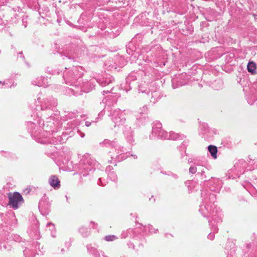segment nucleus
<instances>
[{"mask_svg":"<svg viewBox=\"0 0 257 257\" xmlns=\"http://www.w3.org/2000/svg\"><path fill=\"white\" fill-rule=\"evenodd\" d=\"M63 73V78L66 84L74 87V89L70 88L74 95H81L82 92H88L94 88L90 82L84 83L82 81L81 77L83 74V69L80 66H73L69 68H65Z\"/></svg>","mask_w":257,"mask_h":257,"instance_id":"obj_1","label":"nucleus"},{"mask_svg":"<svg viewBox=\"0 0 257 257\" xmlns=\"http://www.w3.org/2000/svg\"><path fill=\"white\" fill-rule=\"evenodd\" d=\"M37 100L40 103L41 110L42 113L41 116L44 118H46L48 120L46 123H44L43 119H40L38 121L39 125L44 129V131L48 134L50 132H55L54 128V121L52 118L53 114V108L57 104V100L52 97L43 99L41 100L40 97L37 98Z\"/></svg>","mask_w":257,"mask_h":257,"instance_id":"obj_2","label":"nucleus"},{"mask_svg":"<svg viewBox=\"0 0 257 257\" xmlns=\"http://www.w3.org/2000/svg\"><path fill=\"white\" fill-rule=\"evenodd\" d=\"M147 113L148 107L147 105L140 107L139 110V115L136 117L128 118L126 124L123 125V134L127 142L130 144H133L134 142L133 130L139 127L142 124L143 120L146 118Z\"/></svg>","mask_w":257,"mask_h":257,"instance_id":"obj_3","label":"nucleus"},{"mask_svg":"<svg viewBox=\"0 0 257 257\" xmlns=\"http://www.w3.org/2000/svg\"><path fill=\"white\" fill-rule=\"evenodd\" d=\"M201 197L202 198V203L200 205L199 210L201 214L205 217H211L210 220H212L213 214H215L216 210H219L222 213L221 210L219 208H217L216 206L213 207L215 200L216 195L214 193H210L208 191H203L201 192Z\"/></svg>","mask_w":257,"mask_h":257,"instance_id":"obj_4","label":"nucleus"},{"mask_svg":"<svg viewBox=\"0 0 257 257\" xmlns=\"http://www.w3.org/2000/svg\"><path fill=\"white\" fill-rule=\"evenodd\" d=\"M108 155L110 156L111 160H108V162L112 163V161L116 165L117 162H120L126 159L130 155L133 156L135 159H137V155H130L128 153H125V150L123 149V147L116 144L114 147L111 148L109 151Z\"/></svg>","mask_w":257,"mask_h":257,"instance_id":"obj_5","label":"nucleus"},{"mask_svg":"<svg viewBox=\"0 0 257 257\" xmlns=\"http://www.w3.org/2000/svg\"><path fill=\"white\" fill-rule=\"evenodd\" d=\"M97 164L98 163L89 156H85L79 162L78 171L83 176H86L89 172H93L95 169Z\"/></svg>","mask_w":257,"mask_h":257,"instance_id":"obj_6","label":"nucleus"},{"mask_svg":"<svg viewBox=\"0 0 257 257\" xmlns=\"http://www.w3.org/2000/svg\"><path fill=\"white\" fill-rule=\"evenodd\" d=\"M222 213L219 210H216L215 214H213L212 220H209L208 222L212 232L208 234V239L210 240L214 239L215 233L218 231V224L222 221Z\"/></svg>","mask_w":257,"mask_h":257,"instance_id":"obj_7","label":"nucleus"},{"mask_svg":"<svg viewBox=\"0 0 257 257\" xmlns=\"http://www.w3.org/2000/svg\"><path fill=\"white\" fill-rule=\"evenodd\" d=\"M190 76L186 73L174 75L172 79V86L176 88L189 83Z\"/></svg>","mask_w":257,"mask_h":257,"instance_id":"obj_8","label":"nucleus"},{"mask_svg":"<svg viewBox=\"0 0 257 257\" xmlns=\"http://www.w3.org/2000/svg\"><path fill=\"white\" fill-rule=\"evenodd\" d=\"M125 113L124 111L120 109H115L111 113V120L114 123V127L123 125L125 122Z\"/></svg>","mask_w":257,"mask_h":257,"instance_id":"obj_9","label":"nucleus"},{"mask_svg":"<svg viewBox=\"0 0 257 257\" xmlns=\"http://www.w3.org/2000/svg\"><path fill=\"white\" fill-rule=\"evenodd\" d=\"M9 205L15 209L19 207V204L23 202L22 196L19 192H15L13 194H8Z\"/></svg>","mask_w":257,"mask_h":257,"instance_id":"obj_10","label":"nucleus"},{"mask_svg":"<svg viewBox=\"0 0 257 257\" xmlns=\"http://www.w3.org/2000/svg\"><path fill=\"white\" fill-rule=\"evenodd\" d=\"M51 203L46 199H41L39 203V209L43 215L48 214L50 211Z\"/></svg>","mask_w":257,"mask_h":257,"instance_id":"obj_11","label":"nucleus"},{"mask_svg":"<svg viewBox=\"0 0 257 257\" xmlns=\"http://www.w3.org/2000/svg\"><path fill=\"white\" fill-rule=\"evenodd\" d=\"M211 191L217 192L221 188V182L217 178H211L206 184Z\"/></svg>","mask_w":257,"mask_h":257,"instance_id":"obj_12","label":"nucleus"},{"mask_svg":"<svg viewBox=\"0 0 257 257\" xmlns=\"http://www.w3.org/2000/svg\"><path fill=\"white\" fill-rule=\"evenodd\" d=\"M247 163L243 159L238 160L234 165V170L237 172L239 175L242 174L247 169Z\"/></svg>","mask_w":257,"mask_h":257,"instance_id":"obj_13","label":"nucleus"},{"mask_svg":"<svg viewBox=\"0 0 257 257\" xmlns=\"http://www.w3.org/2000/svg\"><path fill=\"white\" fill-rule=\"evenodd\" d=\"M162 123L159 121L154 122L153 124L152 135H150V139H153L155 137L158 138L159 134L162 130Z\"/></svg>","mask_w":257,"mask_h":257,"instance_id":"obj_14","label":"nucleus"},{"mask_svg":"<svg viewBox=\"0 0 257 257\" xmlns=\"http://www.w3.org/2000/svg\"><path fill=\"white\" fill-rule=\"evenodd\" d=\"M49 183L55 189H59L60 187V181L56 175L51 176L49 179Z\"/></svg>","mask_w":257,"mask_h":257,"instance_id":"obj_15","label":"nucleus"},{"mask_svg":"<svg viewBox=\"0 0 257 257\" xmlns=\"http://www.w3.org/2000/svg\"><path fill=\"white\" fill-rule=\"evenodd\" d=\"M32 83L39 87H46L47 86V79L44 77H40L34 79Z\"/></svg>","mask_w":257,"mask_h":257,"instance_id":"obj_16","label":"nucleus"},{"mask_svg":"<svg viewBox=\"0 0 257 257\" xmlns=\"http://www.w3.org/2000/svg\"><path fill=\"white\" fill-rule=\"evenodd\" d=\"M37 142L41 143V144H47V143H53V144H57L58 142L57 141H54L53 139L51 140V138L49 137H43L41 136H38L36 139Z\"/></svg>","mask_w":257,"mask_h":257,"instance_id":"obj_17","label":"nucleus"},{"mask_svg":"<svg viewBox=\"0 0 257 257\" xmlns=\"http://www.w3.org/2000/svg\"><path fill=\"white\" fill-rule=\"evenodd\" d=\"M200 133L203 136V137L207 138L208 137L207 133L210 131L209 130L208 124L206 123H202L200 126Z\"/></svg>","mask_w":257,"mask_h":257,"instance_id":"obj_18","label":"nucleus"},{"mask_svg":"<svg viewBox=\"0 0 257 257\" xmlns=\"http://www.w3.org/2000/svg\"><path fill=\"white\" fill-rule=\"evenodd\" d=\"M88 252L94 255V257H100V253L97 251V249L93 247L91 244H88L86 246Z\"/></svg>","mask_w":257,"mask_h":257,"instance_id":"obj_19","label":"nucleus"},{"mask_svg":"<svg viewBox=\"0 0 257 257\" xmlns=\"http://www.w3.org/2000/svg\"><path fill=\"white\" fill-rule=\"evenodd\" d=\"M169 134L170 136L167 140H182L185 138V136L184 135L176 134L173 132H169Z\"/></svg>","mask_w":257,"mask_h":257,"instance_id":"obj_20","label":"nucleus"},{"mask_svg":"<svg viewBox=\"0 0 257 257\" xmlns=\"http://www.w3.org/2000/svg\"><path fill=\"white\" fill-rule=\"evenodd\" d=\"M247 70L252 74L256 73V64L253 62H249L247 66Z\"/></svg>","mask_w":257,"mask_h":257,"instance_id":"obj_21","label":"nucleus"},{"mask_svg":"<svg viewBox=\"0 0 257 257\" xmlns=\"http://www.w3.org/2000/svg\"><path fill=\"white\" fill-rule=\"evenodd\" d=\"M116 144L117 143L114 140L111 141L107 139L104 140L103 142L100 143V145L102 146L110 147L111 148L114 147Z\"/></svg>","mask_w":257,"mask_h":257,"instance_id":"obj_22","label":"nucleus"},{"mask_svg":"<svg viewBox=\"0 0 257 257\" xmlns=\"http://www.w3.org/2000/svg\"><path fill=\"white\" fill-rule=\"evenodd\" d=\"M112 81H113V79L110 77L108 78H103L102 79L97 80L98 83L102 86H105L106 85H108L109 84L112 83Z\"/></svg>","mask_w":257,"mask_h":257,"instance_id":"obj_23","label":"nucleus"},{"mask_svg":"<svg viewBox=\"0 0 257 257\" xmlns=\"http://www.w3.org/2000/svg\"><path fill=\"white\" fill-rule=\"evenodd\" d=\"M208 151L210 152L211 156L216 159L217 158V148L216 146L213 145H209L208 147Z\"/></svg>","mask_w":257,"mask_h":257,"instance_id":"obj_24","label":"nucleus"},{"mask_svg":"<svg viewBox=\"0 0 257 257\" xmlns=\"http://www.w3.org/2000/svg\"><path fill=\"white\" fill-rule=\"evenodd\" d=\"M134 233V230L131 228H129L127 229L126 230L123 231L121 234H120V237L121 238H125L127 237H131L133 236V234H132Z\"/></svg>","mask_w":257,"mask_h":257,"instance_id":"obj_25","label":"nucleus"},{"mask_svg":"<svg viewBox=\"0 0 257 257\" xmlns=\"http://www.w3.org/2000/svg\"><path fill=\"white\" fill-rule=\"evenodd\" d=\"M212 87L214 89L219 90L223 87V82L220 79H217L212 83Z\"/></svg>","mask_w":257,"mask_h":257,"instance_id":"obj_26","label":"nucleus"},{"mask_svg":"<svg viewBox=\"0 0 257 257\" xmlns=\"http://www.w3.org/2000/svg\"><path fill=\"white\" fill-rule=\"evenodd\" d=\"M24 254L25 257H34L35 255V253L34 249H31L30 248H26L24 250Z\"/></svg>","mask_w":257,"mask_h":257,"instance_id":"obj_27","label":"nucleus"},{"mask_svg":"<svg viewBox=\"0 0 257 257\" xmlns=\"http://www.w3.org/2000/svg\"><path fill=\"white\" fill-rule=\"evenodd\" d=\"M79 232L83 237H87L89 234V230L88 228L82 226L79 229Z\"/></svg>","mask_w":257,"mask_h":257,"instance_id":"obj_28","label":"nucleus"},{"mask_svg":"<svg viewBox=\"0 0 257 257\" xmlns=\"http://www.w3.org/2000/svg\"><path fill=\"white\" fill-rule=\"evenodd\" d=\"M170 135L167 132L164 131L163 129L159 134L158 139H161L164 140H167L170 138Z\"/></svg>","mask_w":257,"mask_h":257,"instance_id":"obj_29","label":"nucleus"},{"mask_svg":"<svg viewBox=\"0 0 257 257\" xmlns=\"http://www.w3.org/2000/svg\"><path fill=\"white\" fill-rule=\"evenodd\" d=\"M138 91L139 92H142L143 93H145L148 94L149 92V89L146 87V85L145 84H142L139 85Z\"/></svg>","mask_w":257,"mask_h":257,"instance_id":"obj_30","label":"nucleus"},{"mask_svg":"<svg viewBox=\"0 0 257 257\" xmlns=\"http://www.w3.org/2000/svg\"><path fill=\"white\" fill-rule=\"evenodd\" d=\"M104 239L106 241H112L115 239H118V237L114 235H106Z\"/></svg>","mask_w":257,"mask_h":257,"instance_id":"obj_31","label":"nucleus"},{"mask_svg":"<svg viewBox=\"0 0 257 257\" xmlns=\"http://www.w3.org/2000/svg\"><path fill=\"white\" fill-rule=\"evenodd\" d=\"M108 177L112 181H115L117 179V177L116 174L113 172H111L108 173Z\"/></svg>","mask_w":257,"mask_h":257,"instance_id":"obj_32","label":"nucleus"},{"mask_svg":"<svg viewBox=\"0 0 257 257\" xmlns=\"http://www.w3.org/2000/svg\"><path fill=\"white\" fill-rule=\"evenodd\" d=\"M112 95H109L108 97H107V98L106 99V100L105 102H104V103H106V105H110V103H109V101H108V99H112V104H113V103H115L116 102V99L115 98H112Z\"/></svg>","mask_w":257,"mask_h":257,"instance_id":"obj_33","label":"nucleus"},{"mask_svg":"<svg viewBox=\"0 0 257 257\" xmlns=\"http://www.w3.org/2000/svg\"><path fill=\"white\" fill-rule=\"evenodd\" d=\"M136 77L135 76L133 75V74H131L128 75V76L126 78V84H130V81L132 80H136Z\"/></svg>","mask_w":257,"mask_h":257,"instance_id":"obj_34","label":"nucleus"},{"mask_svg":"<svg viewBox=\"0 0 257 257\" xmlns=\"http://www.w3.org/2000/svg\"><path fill=\"white\" fill-rule=\"evenodd\" d=\"M46 71L48 72L49 73H50L51 74H53V75L59 73V71L58 70H57H57L56 69L53 70L50 67H48L46 69Z\"/></svg>","mask_w":257,"mask_h":257,"instance_id":"obj_35","label":"nucleus"},{"mask_svg":"<svg viewBox=\"0 0 257 257\" xmlns=\"http://www.w3.org/2000/svg\"><path fill=\"white\" fill-rule=\"evenodd\" d=\"M159 94V93L158 92H154L152 93V98L151 101H152L153 103H155L156 101L157 100L158 98H155V97L157 96Z\"/></svg>","mask_w":257,"mask_h":257,"instance_id":"obj_36","label":"nucleus"},{"mask_svg":"<svg viewBox=\"0 0 257 257\" xmlns=\"http://www.w3.org/2000/svg\"><path fill=\"white\" fill-rule=\"evenodd\" d=\"M28 126L29 130H30V131H32L33 130L35 129V124L31 121H29L28 122Z\"/></svg>","mask_w":257,"mask_h":257,"instance_id":"obj_37","label":"nucleus"},{"mask_svg":"<svg viewBox=\"0 0 257 257\" xmlns=\"http://www.w3.org/2000/svg\"><path fill=\"white\" fill-rule=\"evenodd\" d=\"M189 170L190 173L195 174L197 172V168L195 166H191Z\"/></svg>","mask_w":257,"mask_h":257,"instance_id":"obj_38","label":"nucleus"},{"mask_svg":"<svg viewBox=\"0 0 257 257\" xmlns=\"http://www.w3.org/2000/svg\"><path fill=\"white\" fill-rule=\"evenodd\" d=\"M77 124V122H75V123H74L72 121L69 122L68 123H67V125H69V126H68L70 128H74L76 126Z\"/></svg>","mask_w":257,"mask_h":257,"instance_id":"obj_39","label":"nucleus"},{"mask_svg":"<svg viewBox=\"0 0 257 257\" xmlns=\"http://www.w3.org/2000/svg\"><path fill=\"white\" fill-rule=\"evenodd\" d=\"M205 171L204 169L201 170V172H198V175H200L201 179H204L206 178V176L204 174Z\"/></svg>","mask_w":257,"mask_h":257,"instance_id":"obj_40","label":"nucleus"},{"mask_svg":"<svg viewBox=\"0 0 257 257\" xmlns=\"http://www.w3.org/2000/svg\"><path fill=\"white\" fill-rule=\"evenodd\" d=\"M47 226L49 227V229L50 230H53L55 229L54 225L52 223H48L47 225Z\"/></svg>","mask_w":257,"mask_h":257,"instance_id":"obj_41","label":"nucleus"},{"mask_svg":"<svg viewBox=\"0 0 257 257\" xmlns=\"http://www.w3.org/2000/svg\"><path fill=\"white\" fill-rule=\"evenodd\" d=\"M98 184L99 185H101L102 186H104L105 185V183H103V181H102V179L101 178H99V179H98Z\"/></svg>","mask_w":257,"mask_h":257,"instance_id":"obj_42","label":"nucleus"},{"mask_svg":"<svg viewBox=\"0 0 257 257\" xmlns=\"http://www.w3.org/2000/svg\"><path fill=\"white\" fill-rule=\"evenodd\" d=\"M149 230L151 232L153 233H156V231L155 230V229H153V226L151 225H149Z\"/></svg>","mask_w":257,"mask_h":257,"instance_id":"obj_43","label":"nucleus"},{"mask_svg":"<svg viewBox=\"0 0 257 257\" xmlns=\"http://www.w3.org/2000/svg\"><path fill=\"white\" fill-rule=\"evenodd\" d=\"M62 57V59H65V58H66L68 60H70V61H71V60H73V58H71L69 56H65L64 57H63V55H61Z\"/></svg>","mask_w":257,"mask_h":257,"instance_id":"obj_44","label":"nucleus"},{"mask_svg":"<svg viewBox=\"0 0 257 257\" xmlns=\"http://www.w3.org/2000/svg\"><path fill=\"white\" fill-rule=\"evenodd\" d=\"M75 113H72V112H71V113H68V117L69 118H70V119H71V118H72L73 117H75Z\"/></svg>","mask_w":257,"mask_h":257,"instance_id":"obj_45","label":"nucleus"},{"mask_svg":"<svg viewBox=\"0 0 257 257\" xmlns=\"http://www.w3.org/2000/svg\"><path fill=\"white\" fill-rule=\"evenodd\" d=\"M91 122L90 121H87L85 122V125L87 127L91 125Z\"/></svg>","mask_w":257,"mask_h":257,"instance_id":"obj_46","label":"nucleus"},{"mask_svg":"<svg viewBox=\"0 0 257 257\" xmlns=\"http://www.w3.org/2000/svg\"><path fill=\"white\" fill-rule=\"evenodd\" d=\"M18 55H20L21 57H22L23 59H24V56L23 55V53L21 52H20L18 53Z\"/></svg>","mask_w":257,"mask_h":257,"instance_id":"obj_47","label":"nucleus"},{"mask_svg":"<svg viewBox=\"0 0 257 257\" xmlns=\"http://www.w3.org/2000/svg\"><path fill=\"white\" fill-rule=\"evenodd\" d=\"M36 247H37V246H38V248L39 249L40 248V243H38V242L37 241L36 242Z\"/></svg>","mask_w":257,"mask_h":257,"instance_id":"obj_48","label":"nucleus"},{"mask_svg":"<svg viewBox=\"0 0 257 257\" xmlns=\"http://www.w3.org/2000/svg\"><path fill=\"white\" fill-rule=\"evenodd\" d=\"M80 135H81V138H83V137H84V133H80Z\"/></svg>","mask_w":257,"mask_h":257,"instance_id":"obj_49","label":"nucleus"},{"mask_svg":"<svg viewBox=\"0 0 257 257\" xmlns=\"http://www.w3.org/2000/svg\"><path fill=\"white\" fill-rule=\"evenodd\" d=\"M190 184H191V185L193 186V185H194V184H195V182H193V181H191V182H190Z\"/></svg>","mask_w":257,"mask_h":257,"instance_id":"obj_50","label":"nucleus"},{"mask_svg":"<svg viewBox=\"0 0 257 257\" xmlns=\"http://www.w3.org/2000/svg\"><path fill=\"white\" fill-rule=\"evenodd\" d=\"M108 92V91H105V90L103 91V94L104 95L105 93H107Z\"/></svg>","mask_w":257,"mask_h":257,"instance_id":"obj_51","label":"nucleus"},{"mask_svg":"<svg viewBox=\"0 0 257 257\" xmlns=\"http://www.w3.org/2000/svg\"><path fill=\"white\" fill-rule=\"evenodd\" d=\"M184 146H185L187 145V142H183V144H182Z\"/></svg>","mask_w":257,"mask_h":257,"instance_id":"obj_52","label":"nucleus"},{"mask_svg":"<svg viewBox=\"0 0 257 257\" xmlns=\"http://www.w3.org/2000/svg\"><path fill=\"white\" fill-rule=\"evenodd\" d=\"M129 87H130L129 89H127L126 88H125V90H126V92H127L128 90H130L131 89V87L130 86H129Z\"/></svg>","mask_w":257,"mask_h":257,"instance_id":"obj_53","label":"nucleus"},{"mask_svg":"<svg viewBox=\"0 0 257 257\" xmlns=\"http://www.w3.org/2000/svg\"><path fill=\"white\" fill-rule=\"evenodd\" d=\"M188 163H189V164H190V163H191L192 162V160H191L190 159H189V160H188Z\"/></svg>","mask_w":257,"mask_h":257,"instance_id":"obj_54","label":"nucleus"},{"mask_svg":"<svg viewBox=\"0 0 257 257\" xmlns=\"http://www.w3.org/2000/svg\"><path fill=\"white\" fill-rule=\"evenodd\" d=\"M90 223L91 224H93V225H96V224H95L94 222H93V221H91L90 222Z\"/></svg>","mask_w":257,"mask_h":257,"instance_id":"obj_55","label":"nucleus"},{"mask_svg":"<svg viewBox=\"0 0 257 257\" xmlns=\"http://www.w3.org/2000/svg\"><path fill=\"white\" fill-rule=\"evenodd\" d=\"M51 235L53 237H55V236H56L55 234H54L52 232L51 233Z\"/></svg>","mask_w":257,"mask_h":257,"instance_id":"obj_56","label":"nucleus"},{"mask_svg":"<svg viewBox=\"0 0 257 257\" xmlns=\"http://www.w3.org/2000/svg\"><path fill=\"white\" fill-rule=\"evenodd\" d=\"M101 252L102 253V256H103L104 257H105V256L104 255V252H102V251H101Z\"/></svg>","mask_w":257,"mask_h":257,"instance_id":"obj_57","label":"nucleus"},{"mask_svg":"<svg viewBox=\"0 0 257 257\" xmlns=\"http://www.w3.org/2000/svg\"><path fill=\"white\" fill-rule=\"evenodd\" d=\"M174 177H175V178L176 179L177 178V176L176 175H174Z\"/></svg>","mask_w":257,"mask_h":257,"instance_id":"obj_58","label":"nucleus"},{"mask_svg":"<svg viewBox=\"0 0 257 257\" xmlns=\"http://www.w3.org/2000/svg\"><path fill=\"white\" fill-rule=\"evenodd\" d=\"M4 247L5 248H6V245H4Z\"/></svg>","mask_w":257,"mask_h":257,"instance_id":"obj_59","label":"nucleus"},{"mask_svg":"<svg viewBox=\"0 0 257 257\" xmlns=\"http://www.w3.org/2000/svg\"><path fill=\"white\" fill-rule=\"evenodd\" d=\"M38 236H39V235H38V234H37V235H36V236H37L36 237H37V238H38Z\"/></svg>","mask_w":257,"mask_h":257,"instance_id":"obj_60","label":"nucleus"},{"mask_svg":"<svg viewBox=\"0 0 257 257\" xmlns=\"http://www.w3.org/2000/svg\"><path fill=\"white\" fill-rule=\"evenodd\" d=\"M59 142L61 143V141L60 140L59 141Z\"/></svg>","mask_w":257,"mask_h":257,"instance_id":"obj_61","label":"nucleus"},{"mask_svg":"<svg viewBox=\"0 0 257 257\" xmlns=\"http://www.w3.org/2000/svg\"><path fill=\"white\" fill-rule=\"evenodd\" d=\"M0 83H1V81H0Z\"/></svg>","mask_w":257,"mask_h":257,"instance_id":"obj_62","label":"nucleus"}]
</instances>
